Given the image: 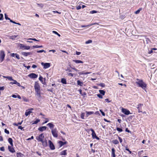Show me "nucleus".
Returning <instances> with one entry per match:
<instances>
[{
  "label": "nucleus",
  "instance_id": "1",
  "mask_svg": "<svg viewBox=\"0 0 157 157\" xmlns=\"http://www.w3.org/2000/svg\"><path fill=\"white\" fill-rule=\"evenodd\" d=\"M135 83L137 86L141 87L143 89L146 91L147 85L143 81V80L136 78Z\"/></svg>",
  "mask_w": 157,
  "mask_h": 157
},
{
  "label": "nucleus",
  "instance_id": "2",
  "mask_svg": "<svg viewBox=\"0 0 157 157\" xmlns=\"http://www.w3.org/2000/svg\"><path fill=\"white\" fill-rule=\"evenodd\" d=\"M34 89L36 92L39 96H40V87L38 82H36L35 83Z\"/></svg>",
  "mask_w": 157,
  "mask_h": 157
},
{
  "label": "nucleus",
  "instance_id": "3",
  "mask_svg": "<svg viewBox=\"0 0 157 157\" xmlns=\"http://www.w3.org/2000/svg\"><path fill=\"white\" fill-rule=\"evenodd\" d=\"M87 132H89V131H90L92 132V133L91 134L92 136L93 139H96L97 140H99V138L96 135V134L94 130L92 128H90V129H88L87 130H86Z\"/></svg>",
  "mask_w": 157,
  "mask_h": 157
},
{
  "label": "nucleus",
  "instance_id": "4",
  "mask_svg": "<svg viewBox=\"0 0 157 157\" xmlns=\"http://www.w3.org/2000/svg\"><path fill=\"white\" fill-rule=\"evenodd\" d=\"M51 132L53 136L55 138H57L58 136V131L56 128H55L51 130Z\"/></svg>",
  "mask_w": 157,
  "mask_h": 157
},
{
  "label": "nucleus",
  "instance_id": "5",
  "mask_svg": "<svg viewBox=\"0 0 157 157\" xmlns=\"http://www.w3.org/2000/svg\"><path fill=\"white\" fill-rule=\"evenodd\" d=\"M5 56V52L3 51L2 50L0 53V60L1 62H2L3 61Z\"/></svg>",
  "mask_w": 157,
  "mask_h": 157
},
{
  "label": "nucleus",
  "instance_id": "6",
  "mask_svg": "<svg viewBox=\"0 0 157 157\" xmlns=\"http://www.w3.org/2000/svg\"><path fill=\"white\" fill-rule=\"evenodd\" d=\"M44 137V136L43 134L42 133L40 134L38 137H36V139L38 141L42 142L43 141Z\"/></svg>",
  "mask_w": 157,
  "mask_h": 157
},
{
  "label": "nucleus",
  "instance_id": "7",
  "mask_svg": "<svg viewBox=\"0 0 157 157\" xmlns=\"http://www.w3.org/2000/svg\"><path fill=\"white\" fill-rule=\"evenodd\" d=\"M122 112L125 115H128L129 114H131L130 111L128 110L122 108Z\"/></svg>",
  "mask_w": 157,
  "mask_h": 157
},
{
  "label": "nucleus",
  "instance_id": "8",
  "mask_svg": "<svg viewBox=\"0 0 157 157\" xmlns=\"http://www.w3.org/2000/svg\"><path fill=\"white\" fill-rule=\"evenodd\" d=\"M28 76L32 78H35L38 77V75L34 73H32L29 74Z\"/></svg>",
  "mask_w": 157,
  "mask_h": 157
},
{
  "label": "nucleus",
  "instance_id": "9",
  "mask_svg": "<svg viewBox=\"0 0 157 157\" xmlns=\"http://www.w3.org/2000/svg\"><path fill=\"white\" fill-rule=\"evenodd\" d=\"M41 64L42 65L44 66V68L45 69L48 68L50 66V64L49 63H44L42 62Z\"/></svg>",
  "mask_w": 157,
  "mask_h": 157
},
{
  "label": "nucleus",
  "instance_id": "10",
  "mask_svg": "<svg viewBox=\"0 0 157 157\" xmlns=\"http://www.w3.org/2000/svg\"><path fill=\"white\" fill-rule=\"evenodd\" d=\"M67 143V141L63 142L62 141H59L58 142V144L60 146V147H61L63 146L64 144H66Z\"/></svg>",
  "mask_w": 157,
  "mask_h": 157
},
{
  "label": "nucleus",
  "instance_id": "11",
  "mask_svg": "<svg viewBox=\"0 0 157 157\" xmlns=\"http://www.w3.org/2000/svg\"><path fill=\"white\" fill-rule=\"evenodd\" d=\"M142 106H143V104L140 103L138 105L137 107V108L138 109L139 113H140V112H142V111H140V110H141V107Z\"/></svg>",
  "mask_w": 157,
  "mask_h": 157
},
{
  "label": "nucleus",
  "instance_id": "12",
  "mask_svg": "<svg viewBox=\"0 0 157 157\" xmlns=\"http://www.w3.org/2000/svg\"><path fill=\"white\" fill-rule=\"evenodd\" d=\"M47 125L48 126L51 130L53 129V128L55 126V125L52 123H48L47 124Z\"/></svg>",
  "mask_w": 157,
  "mask_h": 157
},
{
  "label": "nucleus",
  "instance_id": "13",
  "mask_svg": "<svg viewBox=\"0 0 157 157\" xmlns=\"http://www.w3.org/2000/svg\"><path fill=\"white\" fill-rule=\"evenodd\" d=\"M47 128V127L46 126H41L38 129L40 131L42 132L43 131L45 130Z\"/></svg>",
  "mask_w": 157,
  "mask_h": 157
},
{
  "label": "nucleus",
  "instance_id": "14",
  "mask_svg": "<svg viewBox=\"0 0 157 157\" xmlns=\"http://www.w3.org/2000/svg\"><path fill=\"white\" fill-rule=\"evenodd\" d=\"M22 54L23 55L27 56L29 55H31L32 54V53L31 52H23L22 53Z\"/></svg>",
  "mask_w": 157,
  "mask_h": 157
},
{
  "label": "nucleus",
  "instance_id": "15",
  "mask_svg": "<svg viewBox=\"0 0 157 157\" xmlns=\"http://www.w3.org/2000/svg\"><path fill=\"white\" fill-rule=\"evenodd\" d=\"M16 156L17 157H26L25 155L21 152H17V153Z\"/></svg>",
  "mask_w": 157,
  "mask_h": 157
},
{
  "label": "nucleus",
  "instance_id": "16",
  "mask_svg": "<svg viewBox=\"0 0 157 157\" xmlns=\"http://www.w3.org/2000/svg\"><path fill=\"white\" fill-rule=\"evenodd\" d=\"M111 157H116V155L115 154V150L114 148H113L112 149Z\"/></svg>",
  "mask_w": 157,
  "mask_h": 157
},
{
  "label": "nucleus",
  "instance_id": "17",
  "mask_svg": "<svg viewBox=\"0 0 157 157\" xmlns=\"http://www.w3.org/2000/svg\"><path fill=\"white\" fill-rule=\"evenodd\" d=\"M86 116L87 117H88L89 115H91L94 114V112L93 111L88 112L86 111Z\"/></svg>",
  "mask_w": 157,
  "mask_h": 157
},
{
  "label": "nucleus",
  "instance_id": "18",
  "mask_svg": "<svg viewBox=\"0 0 157 157\" xmlns=\"http://www.w3.org/2000/svg\"><path fill=\"white\" fill-rule=\"evenodd\" d=\"M73 61L76 63H83V62L82 61L79 60H73Z\"/></svg>",
  "mask_w": 157,
  "mask_h": 157
},
{
  "label": "nucleus",
  "instance_id": "19",
  "mask_svg": "<svg viewBox=\"0 0 157 157\" xmlns=\"http://www.w3.org/2000/svg\"><path fill=\"white\" fill-rule=\"evenodd\" d=\"M8 142H9V143H10V144L11 145V146H13V140L11 138H9L8 139Z\"/></svg>",
  "mask_w": 157,
  "mask_h": 157
},
{
  "label": "nucleus",
  "instance_id": "20",
  "mask_svg": "<svg viewBox=\"0 0 157 157\" xmlns=\"http://www.w3.org/2000/svg\"><path fill=\"white\" fill-rule=\"evenodd\" d=\"M48 142L49 145V147H55L54 144L51 140H49Z\"/></svg>",
  "mask_w": 157,
  "mask_h": 157
},
{
  "label": "nucleus",
  "instance_id": "21",
  "mask_svg": "<svg viewBox=\"0 0 157 157\" xmlns=\"http://www.w3.org/2000/svg\"><path fill=\"white\" fill-rule=\"evenodd\" d=\"M77 84L78 85H79L80 86H82L83 85V83L82 82H81L79 80H77Z\"/></svg>",
  "mask_w": 157,
  "mask_h": 157
},
{
  "label": "nucleus",
  "instance_id": "22",
  "mask_svg": "<svg viewBox=\"0 0 157 157\" xmlns=\"http://www.w3.org/2000/svg\"><path fill=\"white\" fill-rule=\"evenodd\" d=\"M22 48H24V49L29 50L30 48V47L25 45H22L21 46Z\"/></svg>",
  "mask_w": 157,
  "mask_h": 157
},
{
  "label": "nucleus",
  "instance_id": "23",
  "mask_svg": "<svg viewBox=\"0 0 157 157\" xmlns=\"http://www.w3.org/2000/svg\"><path fill=\"white\" fill-rule=\"evenodd\" d=\"M31 113H32V112L31 111L26 110L25 113V115L26 116H27L29 115Z\"/></svg>",
  "mask_w": 157,
  "mask_h": 157
},
{
  "label": "nucleus",
  "instance_id": "24",
  "mask_svg": "<svg viewBox=\"0 0 157 157\" xmlns=\"http://www.w3.org/2000/svg\"><path fill=\"white\" fill-rule=\"evenodd\" d=\"M42 143V144L43 145L44 147H46L47 146V140H45L44 141L43 140V141L41 142Z\"/></svg>",
  "mask_w": 157,
  "mask_h": 157
},
{
  "label": "nucleus",
  "instance_id": "25",
  "mask_svg": "<svg viewBox=\"0 0 157 157\" xmlns=\"http://www.w3.org/2000/svg\"><path fill=\"white\" fill-rule=\"evenodd\" d=\"M61 82L63 84H66L67 81L66 79L64 78H62L61 80Z\"/></svg>",
  "mask_w": 157,
  "mask_h": 157
},
{
  "label": "nucleus",
  "instance_id": "26",
  "mask_svg": "<svg viewBox=\"0 0 157 157\" xmlns=\"http://www.w3.org/2000/svg\"><path fill=\"white\" fill-rule=\"evenodd\" d=\"M22 98L23 100L25 102H28L29 101L28 99L27 98L23 96L22 97Z\"/></svg>",
  "mask_w": 157,
  "mask_h": 157
},
{
  "label": "nucleus",
  "instance_id": "27",
  "mask_svg": "<svg viewBox=\"0 0 157 157\" xmlns=\"http://www.w3.org/2000/svg\"><path fill=\"white\" fill-rule=\"evenodd\" d=\"M9 150V151L12 152L13 153L15 152V151L14 149V148H8Z\"/></svg>",
  "mask_w": 157,
  "mask_h": 157
},
{
  "label": "nucleus",
  "instance_id": "28",
  "mask_svg": "<svg viewBox=\"0 0 157 157\" xmlns=\"http://www.w3.org/2000/svg\"><path fill=\"white\" fill-rule=\"evenodd\" d=\"M66 150H64L60 152L61 155H66Z\"/></svg>",
  "mask_w": 157,
  "mask_h": 157
},
{
  "label": "nucleus",
  "instance_id": "29",
  "mask_svg": "<svg viewBox=\"0 0 157 157\" xmlns=\"http://www.w3.org/2000/svg\"><path fill=\"white\" fill-rule=\"evenodd\" d=\"M99 91L100 94H101L102 95H105V92L104 90H100Z\"/></svg>",
  "mask_w": 157,
  "mask_h": 157
},
{
  "label": "nucleus",
  "instance_id": "30",
  "mask_svg": "<svg viewBox=\"0 0 157 157\" xmlns=\"http://www.w3.org/2000/svg\"><path fill=\"white\" fill-rule=\"evenodd\" d=\"M85 113H82L81 114V118L82 119H84Z\"/></svg>",
  "mask_w": 157,
  "mask_h": 157
},
{
  "label": "nucleus",
  "instance_id": "31",
  "mask_svg": "<svg viewBox=\"0 0 157 157\" xmlns=\"http://www.w3.org/2000/svg\"><path fill=\"white\" fill-rule=\"evenodd\" d=\"M33 48H42V47H43V46L42 45L39 46V45H36L33 46Z\"/></svg>",
  "mask_w": 157,
  "mask_h": 157
},
{
  "label": "nucleus",
  "instance_id": "32",
  "mask_svg": "<svg viewBox=\"0 0 157 157\" xmlns=\"http://www.w3.org/2000/svg\"><path fill=\"white\" fill-rule=\"evenodd\" d=\"M90 73V72H87L85 73H82V72H79L78 73V74H79V75H86V74H89Z\"/></svg>",
  "mask_w": 157,
  "mask_h": 157
},
{
  "label": "nucleus",
  "instance_id": "33",
  "mask_svg": "<svg viewBox=\"0 0 157 157\" xmlns=\"http://www.w3.org/2000/svg\"><path fill=\"white\" fill-rule=\"evenodd\" d=\"M142 9L141 8H140L138 10L135 12V13L136 14H137L139 13L140 11Z\"/></svg>",
  "mask_w": 157,
  "mask_h": 157
},
{
  "label": "nucleus",
  "instance_id": "34",
  "mask_svg": "<svg viewBox=\"0 0 157 157\" xmlns=\"http://www.w3.org/2000/svg\"><path fill=\"white\" fill-rule=\"evenodd\" d=\"M17 35H13L11 36H10V38L14 40L17 37Z\"/></svg>",
  "mask_w": 157,
  "mask_h": 157
},
{
  "label": "nucleus",
  "instance_id": "35",
  "mask_svg": "<svg viewBox=\"0 0 157 157\" xmlns=\"http://www.w3.org/2000/svg\"><path fill=\"white\" fill-rule=\"evenodd\" d=\"M40 121V120L39 119H37L36 121H34V122L32 124H36L39 122Z\"/></svg>",
  "mask_w": 157,
  "mask_h": 157
},
{
  "label": "nucleus",
  "instance_id": "36",
  "mask_svg": "<svg viewBox=\"0 0 157 157\" xmlns=\"http://www.w3.org/2000/svg\"><path fill=\"white\" fill-rule=\"evenodd\" d=\"M52 33L56 35H58L60 37V35L56 31H52Z\"/></svg>",
  "mask_w": 157,
  "mask_h": 157
},
{
  "label": "nucleus",
  "instance_id": "37",
  "mask_svg": "<svg viewBox=\"0 0 157 157\" xmlns=\"http://www.w3.org/2000/svg\"><path fill=\"white\" fill-rule=\"evenodd\" d=\"M5 17L6 20H10V18L8 17V16L6 13L5 14Z\"/></svg>",
  "mask_w": 157,
  "mask_h": 157
},
{
  "label": "nucleus",
  "instance_id": "38",
  "mask_svg": "<svg viewBox=\"0 0 157 157\" xmlns=\"http://www.w3.org/2000/svg\"><path fill=\"white\" fill-rule=\"evenodd\" d=\"M116 130L117 131L120 132H121L122 131V129L121 128H116Z\"/></svg>",
  "mask_w": 157,
  "mask_h": 157
},
{
  "label": "nucleus",
  "instance_id": "39",
  "mask_svg": "<svg viewBox=\"0 0 157 157\" xmlns=\"http://www.w3.org/2000/svg\"><path fill=\"white\" fill-rule=\"evenodd\" d=\"M3 19V16L2 14L0 13V20H2Z\"/></svg>",
  "mask_w": 157,
  "mask_h": 157
},
{
  "label": "nucleus",
  "instance_id": "40",
  "mask_svg": "<svg viewBox=\"0 0 157 157\" xmlns=\"http://www.w3.org/2000/svg\"><path fill=\"white\" fill-rule=\"evenodd\" d=\"M92 41L91 40H89L87 41H86L85 42V43L86 44H88L90 43H91L92 42Z\"/></svg>",
  "mask_w": 157,
  "mask_h": 157
},
{
  "label": "nucleus",
  "instance_id": "41",
  "mask_svg": "<svg viewBox=\"0 0 157 157\" xmlns=\"http://www.w3.org/2000/svg\"><path fill=\"white\" fill-rule=\"evenodd\" d=\"M13 82H10V84H16V83H17V81L16 80H14L13 79Z\"/></svg>",
  "mask_w": 157,
  "mask_h": 157
},
{
  "label": "nucleus",
  "instance_id": "42",
  "mask_svg": "<svg viewBox=\"0 0 157 157\" xmlns=\"http://www.w3.org/2000/svg\"><path fill=\"white\" fill-rule=\"evenodd\" d=\"M43 78V77L41 76H40L39 78V80L43 84L44 82L42 80Z\"/></svg>",
  "mask_w": 157,
  "mask_h": 157
},
{
  "label": "nucleus",
  "instance_id": "43",
  "mask_svg": "<svg viewBox=\"0 0 157 157\" xmlns=\"http://www.w3.org/2000/svg\"><path fill=\"white\" fill-rule=\"evenodd\" d=\"M37 52L38 53H41V52H44L45 53L46 51L44 50H38L37 51Z\"/></svg>",
  "mask_w": 157,
  "mask_h": 157
},
{
  "label": "nucleus",
  "instance_id": "44",
  "mask_svg": "<svg viewBox=\"0 0 157 157\" xmlns=\"http://www.w3.org/2000/svg\"><path fill=\"white\" fill-rule=\"evenodd\" d=\"M7 78L10 81L13 80V79L12 77L7 76Z\"/></svg>",
  "mask_w": 157,
  "mask_h": 157
},
{
  "label": "nucleus",
  "instance_id": "45",
  "mask_svg": "<svg viewBox=\"0 0 157 157\" xmlns=\"http://www.w3.org/2000/svg\"><path fill=\"white\" fill-rule=\"evenodd\" d=\"M97 96L98 97L100 98H102V95L98 94H97Z\"/></svg>",
  "mask_w": 157,
  "mask_h": 157
},
{
  "label": "nucleus",
  "instance_id": "46",
  "mask_svg": "<svg viewBox=\"0 0 157 157\" xmlns=\"http://www.w3.org/2000/svg\"><path fill=\"white\" fill-rule=\"evenodd\" d=\"M113 143L116 144L118 143V141L117 140H113Z\"/></svg>",
  "mask_w": 157,
  "mask_h": 157
},
{
  "label": "nucleus",
  "instance_id": "47",
  "mask_svg": "<svg viewBox=\"0 0 157 157\" xmlns=\"http://www.w3.org/2000/svg\"><path fill=\"white\" fill-rule=\"evenodd\" d=\"M5 132L7 134H9L10 133L9 131L7 130L6 129H5Z\"/></svg>",
  "mask_w": 157,
  "mask_h": 157
},
{
  "label": "nucleus",
  "instance_id": "48",
  "mask_svg": "<svg viewBox=\"0 0 157 157\" xmlns=\"http://www.w3.org/2000/svg\"><path fill=\"white\" fill-rule=\"evenodd\" d=\"M97 11H96L93 10H92V11H90V13H91L93 14V13H97Z\"/></svg>",
  "mask_w": 157,
  "mask_h": 157
},
{
  "label": "nucleus",
  "instance_id": "49",
  "mask_svg": "<svg viewBox=\"0 0 157 157\" xmlns=\"http://www.w3.org/2000/svg\"><path fill=\"white\" fill-rule=\"evenodd\" d=\"M29 40H34V41H39V40H37L35 38H29Z\"/></svg>",
  "mask_w": 157,
  "mask_h": 157
},
{
  "label": "nucleus",
  "instance_id": "50",
  "mask_svg": "<svg viewBox=\"0 0 157 157\" xmlns=\"http://www.w3.org/2000/svg\"><path fill=\"white\" fill-rule=\"evenodd\" d=\"M146 41L147 42V44H148L149 42H151L150 40L149 39L147 38H146Z\"/></svg>",
  "mask_w": 157,
  "mask_h": 157
},
{
  "label": "nucleus",
  "instance_id": "51",
  "mask_svg": "<svg viewBox=\"0 0 157 157\" xmlns=\"http://www.w3.org/2000/svg\"><path fill=\"white\" fill-rule=\"evenodd\" d=\"M81 6L80 5H79L76 7V9L77 10H80L81 9Z\"/></svg>",
  "mask_w": 157,
  "mask_h": 157
},
{
  "label": "nucleus",
  "instance_id": "52",
  "mask_svg": "<svg viewBox=\"0 0 157 157\" xmlns=\"http://www.w3.org/2000/svg\"><path fill=\"white\" fill-rule=\"evenodd\" d=\"M15 56H16V58L17 59H20L19 56L17 54V53L16 54Z\"/></svg>",
  "mask_w": 157,
  "mask_h": 157
},
{
  "label": "nucleus",
  "instance_id": "53",
  "mask_svg": "<svg viewBox=\"0 0 157 157\" xmlns=\"http://www.w3.org/2000/svg\"><path fill=\"white\" fill-rule=\"evenodd\" d=\"M99 86H100L102 87H104L105 86V85L104 83H101L99 84Z\"/></svg>",
  "mask_w": 157,
  "mask_h": 157
},
{
  "label": "nucleus",
  "instance_id": "54",
  "mask_svg": "<svg viewBox=\"0 0 157 157\" xmlns=\"http://www.w3.org/2000/svg\"><path fill=\"white\" fill-rule=\"evenodd\" d=\"M71 68L74 70L75 71H77V72H78L79 71V70H78L77 69L75 68V67H71Z\"/></svg>",
  "mask_w": 157,
  "mask_h": 157
},
{
  "label": "nucleus",
  "instance_id": "55",
  "mask_svg": "<svg viewBox=\"0 0 157 157\" xmlns=\"http://www.w3.org/2000/svg\"><path fill=\"white\" fill-rule=\"evenodd\" d=\"M100 111L101 112L102 115L103 116H105V113L104 112H103V111L102 110L100 109Z\"/></svg>",
  "mask_w": 157,
  "mask_h": 157
},
{
  "label": "nucleus",
  "instance_id": "56",
  "mask_svg": "<svg viewBox=\"0 0 157 157\" xmlns=\"http://www.w3.org/2000/svg\"><path fill=\"white\" fill-rule=\"evenodd\" d=\"M95 152V150H93V149H91V151H89V152L90 153L93 152V153H94Z\"/></svg>",
  "mask_w": 157,
  "mask_h": 157
},
{
  "label": "nucleus",
  "instance_id": "57",
  "mask_svg": "<svg viewBox=\"0 0 157 157\" xmlns=\"http://www.w3.org/2000/svg\"><path fill=\"white\" fill-rule=\"evenodd\" d=\"M45 119L47 120L45 121L44 122H43V124L46 123L48 121V118H45Z\"/></svg>",
  "mask_w": 157,
  "mask_h": 157
},
{
  "label": "nucleus",
  "instance_id": "58",
  "mask_svg": "<svg viewBox=\"0 0 157 157\" xmlns=\"http://www.w3.org/2000/svg\"><path fill=\"white\" fill-rule=\"evenodd\" d=\"M5 88L4 86H0V90H4Z\"/></svg>",
  "mask_w": 157,
  "mask_h": 157
},
{
  "label": "nucleus",
  "instance_id": "59",
  "mask_svg": "<svg viewBox=\"0 0 157 157\" xmlns=\"http://www.w3.org/2000/svg\"><path fill=\"white\" fill-rule=\"evenodd\" d=\"M16 53H11L10 54V56L12 57H14L15 56L16 54Z\"/></svg>",
  "mask_w": 157,
  "mask_h": 157
},
{
  "label": "nucleus",
  "instance_id": "60",
  "mask_svg": "<svg viewBox=\"0 0 157 157\" xmlns=\"http://www.w3.org/2000/svg\"><path fill=\"white\" fill-rule=\"evenodd\" d=\"M125 149L126 150H127V151H128L130 154H131V153H132L131 151L128 148H126Z\"/></svg>",
  "mask_w": 157,
  "mask_h": 157
},
{
  "label": "nucleus",
  "instance_id": "61",
  "mask_svg": "<svg viewBox=\"0 0 157 157\" xmlns=\"http://www.w3.org/2000/svg\"><path fill=\"white\" fill-rule=\"evenodd\" d=\"M37 5H38L39 6H40L42 7L43 6V5L42 4L37 3Z\"/></svg>",
  "mask_w": 157,
  "mask_h": 157
},
{
  "label": "nucleus",
  "instance_id": "62",
  "mask_svg": "<svg viewBox=\"0 0 157 157\" xmlns=\"http://www.w3.org/2000/svg\"><path fill=\"white\" fill-rule=\"evenodd\" d=\"M68 75L69 76H71V77H73L74 76L73 74L71 73H70L68 74Z\"/></svg>",
  "mask_w": 157,
  "mask_h": 157
},
{
  "label": "nucleus",
  "instance_id": "63",
  "mask_svg": "<svg viewBox=\"0 0 157 157\" xmlns=\"http://www.w3.org/2000/svg\"><path fill=\"white\" fill-rule=\"evenodd\" d=\"M23 127H22L21 126H19L18 127V128L19 129H21V130H22L23 129Z\"/></svg>",
  "mask_w": 157,
  "mask_h": 157
},
{
  "label": "nucleus",
  "instance_id": "64",
  "mask_svg": "<svg viewBox=\"0 0 157 157\" xmlns=\"http://www.w3.org/2000/svg\"><path fill=\"white\" fill-rule=\"evenodd\" d=\"M81 53L80 52H78L76 51V54L77 55H80L81 54Z\"/></svg>",
  "mask_w": 157,
  "mask_h": 157
}]
</instances>
